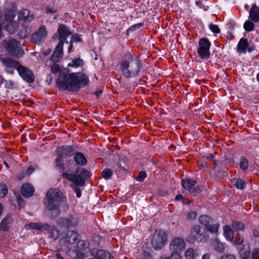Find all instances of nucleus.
<instances>
[{
  "label": "nucleus",
  "mask_w": 259,
  "mask_h": 259,
  "mask_svg": "<svg viewBox=\"0 0 259 259\" xmlns=\"http://www.w3.org/2000/svg\"><path fill=\"white\" fill-rule=\"evenodd\" d=\"M78 216L74 214L68 218H62L58 220L59 225L62 227L71 228L75 227L78 224Z\"/></svg>",
  "instance_id": "obj_13"
},
{
  "label": "nucleus",
  "mask_w": 259,
  "mask_h": 259,
  "mask_svg": "<svg viewBox=\"0 0 259 259\" xmlns=\"http://www.w3.org/2000/svg\"><path fill=\"white\" fill-rule=\"evenodd\" d=\"M102 93V91H99L95 93V95L97 96V97H99Z\"/></svg>",
  "instance_id": "obj_62"
},
{
  "label": "nucleus",
  "mask_w": 259,
  "mask_h": 259,
  "mask_svg": "<svg viewBox=\"0 0 259 259\" xmlns=\"http://www.w3.org/2000/svg\"><path fill=\"white\" fill-rule=\"evenodd\" d=\"M223 236L225 239L228 241H232L234 233L233 230L229 225H225L223 227Z\"/></svg>",
  "instance_id": "obj_22"
},
{
  "label": "nucleus",
  "mask_w": 259,
  "mask_h": 259,
  "mask_svg": "<svg viewBox=\"0 0 259 259\" xmlns=\"http://www.w3.org/2000/svg\"><path fill=\"white\" fill-rule=\"evenodd\" d=\"M6 71L9 73L12 74L13 73V71L12 69H10L9 68H7Z\"/></svg>",
  "instance_id": "obj_63"
},
{
  "label": "nucleus",
  "mask_w": 259,
  "mask_h": 259,
  "mask_svg": "<svg viewBox=\"0 0 259 259\" xmlns=\"http://www.w3.org/2000/svg\"><path fill=\"white\" fill-rule=\"evenodd\" d=\"M205 237L204 231L202 230L200 226L194 225L191 228L190 235L188 237V241L191 243H194L195 241L201 242Z\"/></svg>",
  "instance_id": "obj_6"
},
{
  "label": "nucleus",
  "mask_w": 259,
  "mask_h": 259,
  "mask_svg": "<svg viewBox=\"0 0 259 259\" xmlns=\"http://www.w3.org/2000/svg\"><path fill=\"white\" fill-rule=\"evenodd\" d=\"M175 199L176 200H180L182 199V200H183V201L185 203L184 199L183 198V196L181 194L177 195L176 196Z\"/></svg>",
  "instance_id": "obj_58"
},
{
  "label": "nucleus",
  "mask_w": 259,
  "mask_h": 259,
  "mask_svg": "<svg viewBox=\"0 0 259 259\" xmlns=\"http://www.w3.org/2000/svg\"><path fill=\"white\" fill-rule=\"evenodd\" d=\"M15 16L13 11L6 10L5 12L4 19L2 23V27L10 33H14L18 29V24L13 21Z\"/></svg>",
  "instance_id": "obj_4"
},
{
  "label": "nucleus",
  "mask_w": 259,
  "mask_h": 259,
  "mask_svg": "<svg viewBox=\"0 0 259 259\" xmlns=\"http://www.w3.org/2000/svg\"><path fill=\"white\" fill-rule=\"evenodd\" d=\"M141 66V61L137 57L127 54L121 60L120 69L124 77H134L139 74Z\"/></svg>",
  "instance_id": "obj_3"
},
{
  "label": "nucleus",
  "mask_w": 259,
  "mask_h": 259,
  "mask_svg": "<svg viewBox=\"0 0 259 259\" xmlns=\"http://www.w3.org/2000/svg\"><path fill=\"white\" fill-rule=\"evenodd\" d=\"M143 26V23H140L138 24H134L131 26L127 30V33H128L131 31H134L135 30L141 28Z\"/></svg>",
  "instance_id": "obj_46"
},
{
  "label": "nucleus",
  "mask_w": 259,
  "mask_h": 259,
  "mask_svg": "<svg viewBox=\"0 0 259 259\" xmlns=\"http://www.w3.org/2000/svg\"><path fill=\"white\" fill-rule=\"evenodd\" d=\"M180 252L171 251L170 259H182Z\"/></svg>",
  "instance_id": "obj_47"
},
{
  "label": "nucleus",
  "mask_w": 259,
  "mask_h": 259,
  "mask_svg": "<svg viewBox=\"0 0 259 259\" xmlns=\"http://www.w3.org/2000/svg\"><path fill=\"white\" fill-rule=\"evenodd\" d=\"M249 17L254 22L259 21V8L255 4L252 5L249 11Z\"/></svg>",
  "instance_id": "obj_24"
},
{
  "label": "nucleus",
  "mask_w": 259,
  "mask_h": 259,
  "mask_svg": "<svg viewBox=\"0 0 259 259\" xmlns=\"http://www.w3.org/2000/svg\"><path fill=\"white\" fill-rule=\"evenodd\" d=\"M74 159L78 165L84 166L87 164V159L81 153L78 152L75 153Z\"/></svg>",
  "instance_id": "obj_29"
},
{
  "label": "nucleus",
  "mask_w": 259,
  "mask_h": 259,
  "mask_svg": "<svg viewBox=\"0 0 259 259\" xmlns=\"http://www.w3.org/2000/svg\"><path fill=\"white\" fill-rule=\"evenodd\" d=\"M21 191L24 197H29L32 196L34 193V189L30 184H26L21 187Z\"/></svg>",
  "instance_id": "obj_23"
},
{
  "label": "nucleus",
  "mask_w": 259,
  "mask_h": 259,
  "mask_svg": "<svg viewBox=\"0 0 259 259\" xmlns=\"http://www.w3.org/2000/svg\"><path fill=\"white\" fill-rule=\"evenodd\" d=\"M210 47V43L207 39L202 38L199 40L197 53L201 59H204L209 58Z\"/></svg>",
  "instance_id": "obj_7"
},
{
  "label": "nucleus",
  "mask_w": 259,
  "mask_h": 259,
  "mask_svg": "<svg viewBox=\"0 0 259 259\" xmlns=\"http://www.w3.org/2000/svg\"><path fill=\"white\" fill-rule=\"evenodd\" d=\"M63 158L57 156L56 160V167L59 169H62L64 167V163L62 160Z\"/></svg>",
  "instance_id": "obj_44"
},
{
  "label": "nucleus",
  "mask_w": 259,
  "mask_h": 259,
  "mask_svg": "<svg viewBox=\"0 0 259 259\" xmlns=\"http://www.w3.org/2000/svg\"><path fill=\"white\" fill-rule=\"evenodd\" d=\"M207 158L213 161L215 164H217V162L214 159V157L213 156H212V154L207 155Z\"/></svg>",
  "instance_id": "obj_57"
},
{
  "label": "nucleus",
  "mask_w": 259,
  "mask_h": 259,
  "mask_svg": "<svg viewBox=\"0 0 259 259\" xmlns=\"http://www.w3.org/2000/svg\"><path fill=\"white\" fill-rule=\"evenodd\" d=\"M51 70L53 73H56L60 71V68L58 64H54L51 67Z\"/></svg>",
  "instance_id": "obj_51"
},
{
  "label": "nucleus",
  "mask_w": 259,
  "mask_h": 259,
  "mask_svg": "<svg viewBox=\"0 0 259 259\" xmlns=\"http://www.w3.org/2000/svg\"><path fill=\"white\" fill-rule=\"evenodd\" d=\"M77 176L79 181V185H83L86 179L90 177V172L86 169L82 168H78Z\"/></svg>",
  "instance_id": "obj_20"
},
{
  "label": "nucleus",
  "mask_w": 259,
  "mask_h": 259,
  "mask_svg": "<svg viewBox=\"0 0 259 259\" xmlns=\"http://www.w3.org/2000/svg\"><path fill=\"white\" fill-rule=\"evenodd\" d=\"M66 198L59 189H50L47 193V198L44 200V204L47 209L51 211L52 217H56L60 213L59 206L60 203L64 202Z\"/></svg>",
  "instance_id": "obj_2"
},
{
  "label": "nucleus",
  "mask_w": 259,
  "mask_h": 259,
  "mask_svg": "<svg viewBox=\"0 0 259 259\" xmlns=\"http://www.w3.org/2000/svg\"><path fill=\"white\" fill-rule=\"evenodd\" d=\"M209 28L211 31L214 33H219L220 32V30L219 27L214 24H210L209 25Z\"/></svg>",
  "instance_id": "obj_50"
},
{
  "label": "nucleus",
  "mask_w": 259,
  "mask_h": 259,
  "mask_svg": "<svg viewBox=\"0 0 259 259\" xmlns=\"http://www.w3.org/2000/svg\"><path fill=\"white\" fill-rule=\"evenodd\" d=\"M34 19L33 14L28 10H23L19 12L18 19L20 22L28 23Z\"/></svg>",
  "instance_id": "obj_17"
},
{
  "label": "nucleus",
  "mask_w": 259,
  "mask_h": 259,
  "mask_svg": "<svg viewBox=\"0 0 259 259\" xmlns=\"http://www.w3.org/2000/svg\"><path fill=\"white\" fill-rule=\"evenodd\" d=\"M58 34L55 33L54 35L53 38L54 39H58L59 40V42L62 41L63 44H64V42L68 43L66 38L71 34L68 28L64 25H60L58 28Z\"/></svg>",
  "instance_id": "obj_12"
},
{
  "label": "nucleus",
  "mask_w": 259,
  "mask_h": 259,
  "mask_svg": "<svg viewBox=\"0 0 259 259\" xmlns=\"http://www.w3.org/2000/svg\"><path fill=\"white\" fill-rule=\"evenodd\" d=\"M147 175L145 172L142 171L139 172L138 176L136 178V180L139 182H142L146 178Z\"/></svg>",
  "instance_id": "obj_48"
},
{
  "label": "nucleus",
  "mask_w": 259,
  "mask_h": 259,
  "mask_svg": "<svg viewBox=\"0 0 259 259\" xmlns=\"http://www.w3.org/2000/svg\"><path fill=\"white\" fill-rule=\"evenodd\" d=\"M82 185H71L70 187L72 188L74 191L75 192L76 196L78 198H80L81 196V192L80 189L78 188V186H81Z\"/></svg>",
  "instance_id": "obj_45"
},
{
  "label": "nucleus",
  "mask_w": 259,
  "mask_h": 259,
  "mask_svg": "<svg viewBox=\"0 0 259 259\" xmlns=\"http://www.w3.org/2000/svg\"><path fill=\"white\" fill-rule=\"evenodd\" d=\"M56 257L57 259H64L63 257L59 253L56 254Z\"/></svg>",
  "instance_id": "obj_61"
},
{
  "label": "nucleus",
  "mask_w": 259,
  "mask_h": 259,
  "mask_svg": "<svg viewBox=\"0 0 259 259\" xmlns=\"http://www.w3.org/2000/svg\"><path fill=\"white\" fill-rule=\"evenodd\" d=\"M199 255V250L192 247L188 248L184 252V256L186 259H195Z\"/></svg>",
  "instance_id": "obj_21"
},
{
  "label": "nucleus",
  "mask_w": 259,
  "mask_h": 259,
  "mask_svg": "<svg viewBox=\"0 0 259 259\" xmlns=\"http://www.w3.org/2000/svg\"><path fill=\"white\" fill-rule=\"evenodd\" d=\"M46 230L49 231L51 233V236L54 239H56L59 237V232L55 227L51 226V229H46Z\"/></svg>",
  "instance_id": "obj_39"
},
{
  "label": "nucleus",
  "mask_w": 259,
  "mask_h": 259,
  "mask_svg": "<svg viewBox=\"0 0 259 259\" xmlns=\"http://www.w3.org/2000/svg\"><path fill=\"white\" fill-rule=\"evenodd\" d=\"M25 228L26 229H35L43 231L46 229H51V226L41 223H30L29 224L25 225Z\"/></svg>",
  "instance_id": "obj_19"
},
{
  "label": "nucleus",
  "mask_w": 259,
  "mask_h": 259,
  "mask_svg": "<svg viewBox=\"0 0 259 259\" xmlns=\"http://www.w3.org/2000/svg\"><path fill=\"white\" fill-rule=\"evenodd\" d=\"M83 60L79 58H77L73 60L71 62L68 63V66L77 68L83 66Z\"/></svg>",
  "instance_id": "obj_38"
},
{
  "label": "nucleus",
  "mask_w": 259,
  "mask_h": 259,
  "mask_svg": "<svg viewBox=\"0 0 259 259\" xmlns=\"http://www.w3.org/2000/svg\"><path fill=\"white\" fill-rule=\"evenodd\" d=\"M34 170V168L32 166H30L28 167L26 172L28 176H29L33 172Z\"/></svg>",
  "instance_id": "obj_55"
},
{
  "label": "nucleus",
  "mask_w": 259,
  "mask_h": 259,
  "mask_svg": "<svg viewBox=\"0 0 259 259\" xmlns=\"http://www.w3.org/2000/svg\"><path fill=\"white\" fill-rule=\"evenodd\" d=\"M18 203H19V205H22L23 206L24 205V202L23 201V200H22V199L21 198H19L18 199Z\"/></svg>",
  "instance_id": "obj_60"
},
{
  "label": "nucleus",
  "mask_w": 259,
  "mask_h": 259,
  "mask_svg": "<svg viewBox=\"0 0 259 259\" xmlns=\"http://www.w3.org/2000/svg\"><path fill=\"white\" fill-rule=\"evenodd\" d=\"M63 240L69 244H73L78 240V235L74 231L68 232L67 236Z\"/></svg>",
  "instance_id": "obj_27"
},
{
  "label": "nucleus",
  "mask_w": 259,
  "mask_h": 259,
  "mask_svg": "<svg viewBox=\"0 0 259 259\" xmlns=\"http://www.w3.org/2000/svg\"><path fill=\"white\" fill-rule=\"evenodd\" d=\"M232 183L239 189H243L245 188V182L244 180L241 179H234L232 181Z\"/></svg>",
  "instance_id": "obj_33"
},
{
  "label": "nucleus",
  "mask_w": 259,
  "mask_h": 259,
  "mask_svg": "<svg viewBox=\"0 0 259 259\" xmlns=\"http://www.w3.org/2000/svg\"><path fill=\"white\" fill-rule=\"evenodd\" d=\"M111 254L104 250H99L97 252V258L95 259H110L112 258Z\"/></svg>",
  "instance_id": "obj_31"
},
{
  "label": "nucleus",
  "mask_w": 259,
  "mask_h": 259,
  "mask_svg": "<svg viewBox=\"0 0 259 259\" xmlns=\"http://www.w3.org/2000/svg\"><path fill=\"white\" fill-rule=\"evenodd\" d=\"M89 78L82 73H60L57 83L59 88L69 91L79 90L81 85H85L89 82Z\"/></svg>",
  "instance_id": "obj_1"
},
{
  "label": "nucleus",
  "mask_w": 259,
  "mask_h": 259,
  "mask_svg": "<svg viewBox=\"0 0 259 259\" xmlns=\"http://www.w3.org/2000/svg\"><path fill=\"white\" fill-rule=\"evenodd\" d=\"M62 176L63 178L73 182V183L72 185H79V182L78 180L77 175L69 172H64Z\"/></svg>",
  "instance_id": "obj_28"
},
{
  "label": "nucleus",
  "mask_w": 259,
  "mask_h": 259,
  "mask_svg": "<svg viewBox=\"0 0 259 259\" xmlns=\"http://www.w3.org/2000/svg\"><path fill=\"white\" fill-rule=\"evenodd\" d=\"M197 215L196 211H193L189 212L186 215V218L188 220H192L195 219Z\"/></svg>",
  "instance_id": "obj_49"
},
{
  "label": "nucleus",
  "mask_w": 259,
  "mask_h": 259,
  "mask_svg": "<svg viewBox=\"0 0 259 259\" xmlns=\"http://www.w3.org/2000/svg\"><path fill=\"white\" fill-rule=\"evenodd\" d=\"M112 175V171L110 169L106 168L102 171V177L105 179H109Z\"/></svg>",
  "instance_id": "obj_40"
},
{
  "label": "nucleus",
  "mask_w": 259,
  "mask_h": 259,
  "mask_svg": "<svg viewBox=\"0 0 259 259\" xmlns=\"http://www.w3.org/2000/svg\"><path fill=\"white\" fill-rule=\"evenodd\" d=\"M63 44L61 41L59 42L56 47V49L53 54L51 56V60L54 62H59L63 55Z\"/></svg>",
  "instance_id": "obj_18"
},
{
  "label": "nucleus",
  "mask_w": 259,
  "mask_h": 259,
  "mask_svg": "<svg viewBox=\"0 0 259 259\" xmlns=\"http://www.w3.org/2000/svg\"><path fill=\"white\" fill-rule=\"evenodd\" d=\"M47 35L45 26H41L39 29L31 36V41L35 44H39L44 41Z\"/></svg>",
  "instance_id": "obj_11"
},
{
  "label": "nucleus",
  "mask_w": 259,
  "mask_h": 259,
  "mask_svg": "<svg viewBox=\"0 0 259 259\" xmlns=\"http://www.w3.org/2000/svg\"><path fill=\"white\" fill-rule=\"evenodd\" d=\"M199 223L204 225L206 228L210 224H211L212 220L207 215H202L199 217Z\"/></svg>",
  "instance_id": "obj_36"
},
{
  "label": "nucleus",
  "mask_w": 259,
  "mask_h": 259,
  "mask_svg": "<svg viewBox=\"0 0 259 259\" xmlns=\"http://www.w3.org/2000/svg\"><path fill=\"white\" fill-rule=\"evenodd\" d=\"M8 193V189L7 187L4 185L0 184V198L4 197Z\"/></svg>",
  "instance_id": "obj_41"
},
{
  "label": "nucleus",
  "mask_w": 259,
  "mask_h": 259,
  "mask_svg": "<svg viewBox=\"0 0 259 259\" xmlns=\"http://www.w3.org/2000/svg\"><path fill=\"white\" fill-rule=\"evenodd\" d=\"M78 249L76 250V257L77 259H84L87 253L89 251V243L85 241H80L78 243Z\"/></svg>",
  "instance_id": "obj_14"
},
{
  "label": "nucleus",
  "mask_w": 259,
  "mask_h": 259,
  "mask_svg": "<svg viewBox=\"0 0 259 259\" xmlns=\"http://www.w3.org/2000/svg\"><path fill=\"white\" fill-rule=\"evenodd\" d=\"M219 259H235V257L232 254H227L221 256Z\"/></svg>",
  "instance_id": "obj_54"
},
{
  "label": "nucleus",
  "mask_w": 259,
  "mask_h": 259,
  "mask_svg": "<svg viewBox=\"0 0 259 259\" xmlns=\"http://www.w3.org/2000/svg\"><path fill=\"white\" fill-rule=\"evenodd\" d=\"M243 239H241V240L239 239L236 244L237 245H240L242 243H243Z\"/></svg>",
  "instance_id": "obj_64"
},
{
  "label": "nucleus",
  "mask_w": 259,
  "mask_h": 259,
  "mask_svg": "<svg viewBox=\"0 0 259 259\" xmlns=\"http://www.w3.org/2000/svg\"><path fill=\"white\" fill-rule=\"evenodd\" d=\"M212 246L213 249L219 252L223 253L225 251L224 244L218 240H214L212 241Z\"/></svg>",
  "instance_id": "obj_32"
},
{
  "label": "nucleus",
  "mask_w": 259,
  "mask_h": 259,
  "mask_svg": "<svg viewBox=\"0 0 259 259\" xmlns=\"http://www.w3.org/2000/svg\"><path fill=\"white\" fill-rule=\"evenodd\" d=\"M167 241L166 231L158 230L155 231L152 240V246L156 250L161 249Z\"/></svg>",
  "instance_id": "obj_5"
},
{
  "label": "nucleus",
  "mask_w": 259,
  "mask_h": 259,
  "mask_svg": "<svg viewBox=\"0 0 259 259\" xmlns=\"http://www.w3.org/2000/svg\"><path fill=\"white\" fill-rule=\"evenodd\" d=\"M220 228V224L218 223H216L213 224L212 223V221H211V224H210L208 225L205 228L207 230L209 231L210 233H217L218 230Z\"/></svg>",
  "instance_id": "obj_37"
},
{
  "label": "nucleus",
  "mask_w": 259,
  "mask_h": 259,
  "mask_svg": "<svg viewBox=\"0 0 259 259\" xmlns=\"http://www.w3.org/2000/svg\"><path fill=\"white\" fill-rule=\"evenodd\" d=\"M13 223V219L10 215H7L1 222L2 229L4 231H7Z\"/></svg>",
  "instance_id": "obj_25"
},
{
  "label": "nucleus",
  "mask_w": 259,
  "mask_h": 259,
  "mask_svg": "<svg viewBox=\"0 0 259 259\" xmlns=\"http://www.w3.org/2000/svg\"><path fill=\"white\" fill-rule=\"evenodd\" d=\"M239 253L243 259H248L250 255V249L249 247H243L240 250Z\"/></svg>",
  "instance_id": "obj_34"
},
{
  "label": "nucleus",
  "mask_w": 259,
  "mask_h": 259,
  "mask_svg": "<svg viewBox=\"0 0 259 259\" xmlns=\"http://www.w3.org/2000/svg\"><path fill=\"white\" fill-rule=\"evenodd\" d=\"M186 244L185 240L182 237H175L169 244V249L171 251L182 252L185 248Z\"/></svg>",
  "instance_id": "obj_9"
},
{
  "label": "nucleus",
  "mask_w": 259,
  "mask_h": 259,
  "mask_svg": "<svg viewBox=\"0 0 259 259\" xmlns=\"http://www.w3.org/2000/svg\"><path fill=\"white\" fill-rule=\"evenodd\" d=\"M56 11V10L52 8H47L46 9V12L47 13H54Z\"/></svg>",
  "instance_id": "obj_56"
},
{
  "label": "nucleus",
  "mask_w": 259,
  "mask_h": 259,
  "mask_svg": "<svg viewBox=\"0 0 259 259\" xmlns=\"http://www.w3.org/2000/svg\"><path fill=\"white\" fill-rule=\"evenodd\" d=\"M252 256L253 259H259V248H257L253 251Z\"/></svg>",
  "instance_id": "obj_53"
},
{
  "label": "nucleus",
  "mask_w": 259,
  "mask_h": 259,
  "mask_svg": "<svg viewBox=\"0 0 259 259\" xmlns=\"http://www.w3.org/2000/svg\"><path fill=\"white\" fill-rule=\"evenodd\" d=\"M182 184L184 188L189 191L190 194L195 196L201 191V187H195L196 182L191 179H186L182 181Z\"/></svg>",
  "instance_id": "obj_10"
},
{
  "label": "nucleus",
  "mask_w": 259,
  "mask_h": 259,
  "mask_svg": "<svg viewBox=\"0 0 259 259\" xmlns=\"http://www.w3.org/2000/svg\"><path fill=\"white\" fill-rule=\"evenodd\" d=\"M210 255L209 253H205L202 256V259H210Z\"/></svg>",
  "instance_id": "obj_59"
},
{
  "label": "nucleus",
  "mask_w": 259,
  "mask_h": 259,
  "mask_svg": "<svg viewBox=\"0 0 259 259\" xmlns=\"http://www.w3.org/2000/svg\"><path fill=\"white\" fill-rule=\"evenodd\" d=\"M231 226L235 232L243 231L245 228L244 225L238 221H233L232 223Z\"/></svg>",
  "instance_id": "obj_35"
},
{
  "label": "nucleus",
  "mask_w": 259,
  "mask_h": 259,
  "mask_svg": "<svg viewBox=\"0 0 259 259\" xmlns=\"http://www.w3.org/2000/svg\"><path fill=\"white\" fill-rule=\"evenodd\" d=\"M2 62L7 68H15L18 65V62L16 61L9 58H3Z\"/></svg>",
  "instance_id": "obj_30"
},
{
  "label": "nucleus",
  "mask_w": 259,
  "mask_h": 259,
  "mask_svg": "<svg viewBox=\"0 0 259 259\" xmlns=\"http://www.w3.org/2000/svg\"><path fill=\"white\" fill-rule=\"evenodd\" d=\"M254 28V24L252 22L249 21L245 22L244 24V28L247 31H250L253 30Z\"/></svg>",
  "instance_id": "obj_42"
},
{
  "label": "nucleus",
  "mask_w": 259,
  "mask_h": 259,
  "mask_svg": "<svg viewBox=\"0 0 259 259\" xmlns=\"http://www.w3.org/2000/svg\"><path fill=\"white\" fill-rule=\"evenodd\" d=\"M56 153L57 156L64 158L72 156L75 151L71 146H63L57 149Z\"/></svg>",
  "instance_id": "obj_16"
},
{
  "label": "nucleus",
  "mask_w": 259,
  "mask_h": 259,
  "mask_svg": "<svg viewBox=\"0 0 259 259\" xmlns=\"http://www.w3.org/2000/svg\"><path fill=\"white\" fill-rule=\"evenodd\" d=\"M239 165L242 169L246 170L248 167L247 160L244 158H241L240 160Z\"/></svg>",
  "instance_id": "obj_43"
},
{
  "label": "nucleus",
  "mask_w": 259,
  "mask_h": 259,
  "mask_svg": "<svg viewBox=\"0 0 259 259\" xmlns=\"http://www.w3.org/2000/svg\"><path fill=\"white\" fill-rule=\"evenodd\" d=\"M248 44L246 38H242L237 45V51L239 53H245Z\"/></svg>",
  "instance_id": "obj_26"
},
{
  "label": "nucleus",
  "mask_w": 259,
  "mask_h": 259,
  "mask_svg": "<svg viewBox=\"0 0 259 259\" xmlns=\"http://www.w3.org/2000/svg\"><path fill=\"white\" fill-rule=\"evenodd\" d=\"M7 49L9 53L13 56L20 57L23 54L20 45L15 39H12L8 40Z\"/></svg>",
  "instance_id": "obj_8"
},
{
  "label": "nucleus",
  "mask_w": 259,
  "mask_h": 259,
  "mask_svg": "<svg viewBox=\"0 0 259 259\" xmlns=\"http://www.w3.org/2000/svg\"><path fill=\"white\" fill-rule=\"evenodd\" d=\"M5 84L8 89H13L15 87L16 84L12 80H7L6 81Z\"/></svg>",
  "instance_id": "obj_52"
},
{
  "label": "nucleus",
  "mask_w": 259,
  "mask_h": 259,
  "mask_svg": "<svg viewBox=\"0 0 259 259\" xmlns=\"http://www.w3.org/2000/svg\"><path fill=\"white\" fill-rule=\"evenodd\" d=\"M17 70L22 78L28 82H32L34 80V76L31 70L23 66H19Z\"/></svg>",
  "instance_id": "obj_15"
}]
</instances>
